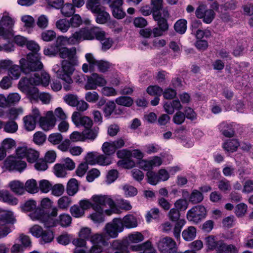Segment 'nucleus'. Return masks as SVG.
Wrapping results in <instances>:
<instances>
[{"mask_svg":"<svg viewBox=\"0 0 253 253\" xmlns=\"http://www.w3.org/2000/svg\"><path fill=\"white\" fill-rule=\"evenodd\" d=\"M85 56L87 61L89 64L90 71H93L94 67L96 66L100 72L105 73L108 71L112 66V64L106 60H96L91 53H86Z\"/></svg>","mask_w":253,"mask_h":253,"instance_id":"obj_6","label":"nucleus"},{"mask_svg":"<svg viewBox=\"0 0 253 253\" xmlns=\"http://www.w3.org/2000/svg\"><path fill=\"white\" fill-rule=\"evenodd\" d=\"M31 218L34 220H39L42 223L46 228H50L56 225L57 222L47 213L44 210L37 209L30 214Z\"/></svg>","mask_w":253,"mask_h":253,"instance_id":"obj_4","label":"nucleus"},{"mask_svg":"<svg viewBox=\"0 0 253 253\" xmlns=\"http://www.w3.org/2000/svg\"><path fill=\"white\" fill-rule=\"evenodd\" d=\"M68 45H75L78 44L81 41H82L80 33L77 31L72 35L68 37Z\"/></svg>","mask_w":253,"mask_h":253,"instance_id":"obj_62","label":"nucleus"},{"mask_svg":"<svg viewBox=\"0 0 253 253\" xmlns=\"http://www.w3.org/2000/svg\"><path fill=\"white\" fill-rule=\"evenodd\" d=\"M218 188L220 191L223 192L229 191L232 189L230 182L225 178L218 181Z\"/></svg>","mask_w":253,"mask_h":253,"instance_id":"obj_52","label":"nucleus"},{"mask_svg":"<svg viewBox=\"0 0 253 253\" xmlns=\"http://www.w3.org/2000/svg\"><path fill=\"white\" fill-rule=\"evenodd\" d=\"M0 200L12 206L16 205L18 203V199L6 191L0 192Z\"/></svg>","mask_w":253,"mask_h":253,"instance_id":"obj_25","label":"nucleus"},{"mask_svg":"<svg viewBox=\"0 0 253 253\" xmlns=\"http://www.w3.org/2000/svg\"><path fill=\"white\" fill-rule=\"evenodd\" d=\"M91 200L93 202V210L103 209L104 207L108 206L110 209L105 210L106 214L110 215L113 213H119V210L116 208L114 201L108 196L93 195Z\"/></svg>","mask_w":253,"mask_h":253,"instance_id":"obj_3","label":"nucleus"},{"mask_svg":"<svg viewBox=\"0 0 253 253\" xmlns=\"http://www.w3.org/2000/svg\"><path fill=\"white\" fill-rule=\"evenodd\" d=\"M100 0H87L86 3V7L92 13L98 12L104 8L101 5Z\"/></svg>","mask_w":253,"mask_h":253,"instance_id":"obj_30","label":"nucleus"},{"mask_svg":"<svg viewBox=\"0 0 253 253\" xmlns=\"http://www.w3.org/2000/svg\"><path fill=\"white\" fill-rule=\"evenodd\" d=\"M54 173L58 177H65L66 169L61 164H56L54 166Z\"/></svg>","mask_w":253,"mask_h":253,"instance_id":"obj_54","label":"nucleus"},{"mask_svg":"<svg viewBox=\"0 0 253 253\" xmlns=\"http://www.w3.org/2000/svg\"><path fill=\"white\" fill-rule=\"evenodd\" d=\"M115 103L113 101H109L107 102L103 107V112L105 118H109L113 112L115 111L117 113Z\"/></svg>","mask_w":253,"mask_h":253,"instance_id":"obj_35","label":"nucleus"},{"mask_svg":"<svg viewBox=\"0 0 253 253\" xmlns=\"http://www.w3.org/2000/svg\"><path fill=\"white\" fill-rule=\"evenodd\" d=\"M111 159L110 157L105 154L98 153L97 164L100 166H105L111 164Z\"/></svg>","mask_w":253,"mask_h":253,"instance_id":"obj_49","label":"nucleus"},{"mask_svg":"<svg viewBox=\"0 0 253 253\" xmlns=\"http://www.w3.org/2000/svg\"><path fill=\"white\" fill-rule=\"evenodd\" d=\"M56 120L52 111H48L45 117H42L39 120L41 127L44 131L52 129L55 126Z\"/></svg>","mask_w":253,"mask_h":253,"instance_id":"obj_12","label":"nucleus"},{"mask_svg":"<svg viewBox=\"0 0 253 253\" xmlns=\"http://www.w3.org/2000/svg\"><path fill=\"white\" fill-rule=\"evenodd\" d=\"M34 85L31 82L30 78H22L18 83V86L19 89L23 92L27 91L28 89Z\"/></svg>","mask_w":253,"mask_h":253,"instance_id":"obj_41","label":"nucleus"},{"mask_svg":"<svg viewBox=\"0 0 253 253\" xmlns=\"http://www.w3.org/2000/svg\"><path fill=\"white\" fill-rule=\"evenodd\" d=\"M110 248L115 251L114 253H130L128 245L126 241L123 240H114L110 243Z\"/></svg>","mask_w":253,"mask_h":253,"instance_id":"obj_17","label":"nucleus"},{"mask_svg":"<svg viewBox=\"0 0 253 253\" xmlns=\"http://www.w3.org/2000/svg\"><path fill=\"white\" fill-rule=\"evenodd\" d=\"M56 222L62 227H67L71 223L72 218L68 214H61L59 215Z\"/></svg>","mask_w":253,"mask_h":253,"instance_id":"obj_43","label":"nucleus"},{"mask_svg":"<svg viewBox=\"0 0 253 253\" xmlns=\"http://www.w3.org/2000/svg\"><path fill=\"white\" fill-rule=\"evenodd\" d=\"M31 82L34 85L42 84L46 86L49 84L50 77L49 75L45 72L41 73H36L33 76L29 78Z\"/></svg>","mask_w":253,"mask_h":253,"instance_id":"obj_15","label":"nucleus"},{"mask_svg":"<svg viewBox=\"0 0 253 253\" xmlns=\"http://www.w3.org/2000/svg\"><path fill=\"white\" fill-rule=\"evenodd\" d=\"M219 245L218 253H238V249L234 245H227L223 240Z\"/></svg>","mask_w":253,"mask_h":253,"instance_id":"obj_22","label":"nucleus"},{"mask_svg":"<svg viewBox=\"0 0 253 253\" xmlns=\"http://www.w3.org/2000/svg\"><path fill=\"white\" fill-rule=\"evenodd\" d=\"M66 190L69 196H73L75 195L79 190L78 181L75 178L70 179L67 183Z\"/></svg>","mask_w":253,"mask_h":253,"instance_id":"obj_28","label":"nucleus"},{"mask_svg":"<svg viewBox=\"0 0 253 253\" xmlns=\"http://www.w3.org/2000/svg\"><path fill=\"white\" fill-rule=\"evenodd\" d=\"M25 191L30 193H36L39 191V188L36 180L31 179L28 180L24 184Z\"/></svg>","mask_w":253,"mask_h":253,"instance_id":"obj_34","label":"nucleus"},{"mask_svg":"<svg viewBox=\"0 0 253 253\" xmlns=\"http://www.w3.org/2000/svg\"><path fill=\"white\" fill-rule=\"evenodd\" d=\"M206 214L207 211L205 207L198 205L188 210L186 216L189 221L198 223L205 218Z\"/></svg>","mask_w":253,"mask_h":253,"instance_id":"obj_8","label":"nucleus"},{"mask_svg":"<svg viewBox=\"0 0 253 253\" xmlns=\"http://www.w3.org/2000/svg\"><path fill=\"white\" fill-rule=\"evenodd\" d=\"M62 14L65 17H70L75 11L74 5L69 3H65L60 7Z\"/></svg>","mask_w":253,"mask_h":253,"instance_id":"obj_42","label":"nucleus"},{"mask_svg":"<svg viewBox=\"0 0 253 253\" xmlns=\"http://www.w3.org/2000/svg\"><path fill=\"white\" fill-rule=\"evenodd\" d=\"M70 211L72 215L76 218L81 217L84 214V211L80 205H73L70 208Z\"/></svg>","mask_w":253,"mask_h":253,"instance_id":"obj_51","label":"nucleus"},{"mask_svg":"<svg viewBox=\"0 0 253 253\" xmlns=\"http://www.w3.org/2000/svg\"><path fill=\"white\" fill-rule=\"evenodd\" d=\"M206 243L208 248L210 250H216L217 252L219 249V243L222 240L217 241L214 236H209L206 238Z\"/></svg>","mask_w":253,"mask_h":253,"instance_id":"obj_31","label":"nucleus"},{"mask_svg":"<svg viewBox=\"0 0 253 253\" xmlns=\"http://www.w3.org/2000/svg\"><path fill=\"white\" fill-rule=\"evenodd\" d=\"M83 40H91L95 38L100 39L103 36V30L98 27H92L90 29L84 28L79 30Z\"/></svg>","mask_w":253,"mask_h":253,"instance_id":"obj_11","label":"nucleus"},{"mask_svg":"<svg viewBox=\"0 0 253 253\" xmlns=\"http://www.w3.org/2000/svg\"><path fill=\"white\" fill-rule=\"evenodd\" d=\"M21 208L23 211H30L33 210L35 211L37 208V202L33 200H29L26 201L21 205Z\"/></svg>","mask_w":253,"mask_h":253,"instance_id":"obj_46","label":"nucleus"},{"mask_svg":"<svg viewBox=\"0 0 253 253\" xmlns=\"http://www.w3.org/2000/svg\"><path fill=\"white\" fill-rule=\"evenodd\" d=\"M95 13L97 14L95 20L97 23L105 24L110 18V15L105 11V7Z\"/></svg>","mask_w":253,"mask_h":253,"instance_id":"obj_33","label":"nucleus"},{"mask_svg":"<svg viewBox=\"0 0 253 253\" xmlns=\"http://www.w3.org/2000/svg\"><path fill=\"white\" fill-rule=\"evenodd\" d=\"M72 240L70 234L64 233L59 236L57 238V242L62 245H68Z\"/></svg>","mask_w":253,"mask_h":253,"instance_id":"obj_60","label":"nucleus"},{"mask_svg":"<svg viewBox=\"0 0 253 253\" xmlns=\"http://www.w3.org/2000/svg\"><path fill=\"white\" fill-rule=\"evenodd\" d=\"M157 245L162 253H175L177 251L176 242L169 237L160 238Z\"/></svg>","mask_w":253,"mask_h":253,"instance_id":"obj_7","label":"nucleus"},{"mask_svg":"<svg viewBox=\"0 0 253 253\" xmlns=\"http://www.w3.org/2000/svg\"><path fill=\"white\" fill-rule=\"evenodd\" d=\"M204 199V196L199 190L194 189L192 191L188 198L189 202L193 204L201 203Z\"/></svg>","mask_w":253,"mask_h":253,"instance_id":"obj_29","label":"nucleus"},{"mask_svg":"<svg viewBox=\"0 0 253 253\" xmlns=\"http://www.w3.org/2000/svg\"><path fill=\"white\" fill-rule=\"evenodd\" d=\"M72 203L71 198L64 196H62L58 200V207L62 210H67Z\"/></svg>","mask_w":253,"mask_h":253,"instance_id":"obj_47","label":"nucleus"},{"mask_svg":"<svg viewBox=\"0 0 253 253\" xmlns=\"http://www.w3.org/2000/svg\"><path fill=\"white\" fill-rule=\"evenodd\" d=\"M25 128L28 131L33 130L36 125L37 120H35L32 116H26L24 119Z\"/></svg>","mask_w":253,"mask_h":253,"instance_id":"obj_39","label":"nucleus"},{"mask_svg":"<svg viewBox=\"0 0 253 253\" xmlns=\"http://www.w3.org/2000/svg\"><path fill=\"white\" fill-rule=\"evenodd\" d=\"M16 153L18 158H26L27 161L30 163L36 162L39 157V153L38 151L27 147H18L16 149Z\"/></svg>","mask_w":253,"mask_h":253,"instance_id":"obj_9","label":"nucleus"},{"mask_svg":"<svg viewBox=\"0 0 253 253\" xmlns=\"http://www.w3.org/2000/svg\"><path fill=\"white\" fill-rule=\"evenodd\" d=\"M146 176L147 182L151 185H155L159 182L158 174L153 171H148Z\"/></svg>","mask_w":253,"mask_h":253,"instance_id":"obj_63","label":"nucleus"},{"mask_svg":"<svg viewBox=\"0 0 253 253\" xmlns=\"http://www.w3.org/2000/svg\"><path fill=\"white\" fill-rule=\"evenodd\" d=\"M19 63L22 72L25 74H29L31 72L38 71L43 68L39 53L28 54L26 59L22 58L20 60Z\"/></svg>","mask_w":253,"mask_h":253,"instance_id":"obj_2","label":"nucleus"},{"mask_svg":"<svg viewBox=\"0 0 253 253\" xmlns=\"http://www.w3.org/2000/svg\"><path fill=\"white\" fill-rule=\"evenodd\" d=\"M186 221L184 219H180L176 222L173 228V235L174 237L178 239L180 238L181 229L185 225Z\"/></svg>","mask_w":253,"mask_h":253,"instance_id":"obj_50","label":"nucleus"},{"mask_svg":"<svg viewBox=\"0 0 253 253\" xmlns=\"http://www.w3.org/2000/svg\"><path fill=\"white\" fill-rule=\"evenodd\" d=\"M122 219L124 226L126 228H133L138 225L137 218L132 214H126Z\"/></svg>","mask_w":253,"mask_h":253,"instance_id":"obj_20","label":"nucleus"},{"mask_svg":"<svg viewBox=\"0 0 253 253\" xmlns=\"http://www.w3.org/2000/svg\"><path fill=\"white\" fill-rule=\"evenodd\" d=\"M90 242L92 245H100L104 247H107L109 244L107 240H106V236L103 233L93 234Z\"/></svg>","mask_w":253,"mask_h":253,"instance_id":"obj_21","label":"nucleus"},{"mask_svg":"<svg viewBox=\"0 0 253 253\" xmlns=\"http://www.w3.org/2000/svg\"><path fill=\"white\" fill-rule=\"evenodd\" d=\"M106 84V80L97 73H93L87 77V81L85 85L86 90L95 89L97 87L103 86Z\"/></svg>","mask_w":253,"mask_h":253,"instance_id":"obj_13","label":"nucleus"},{"mask_svg":"<svg viewBox=\"0 0 253 253\" xmlns=\"http://www.w3.org/2000/svg\"><path fill=\"white\" fill-rule=\"evenodd\" d=\"M14 22L8 15H3L0 20V36L4 39H10L13 36Z\"/></svg>","mask_w":253,"mask_h":253,"instance_id":"obj_5","label":"nucleus"},{"mask_svg":"<svg viewBox=\"0 0 253 253\" xmlns=\"http://www.w3.org/2000/svg\"><path fill=\"white\" fill-rule=\"evenodd\" d=\"M92 234L91 229L90 228L83 227L79 232L78 236L85 240V241H90Z\"/></svg>","mask_w":253,"mask_h":253,"instance_id":"obj_48","label":"nucleus"},{"mask_svg":"<svg viewBox=\"0 0 253 253\" xmlns=\"http://www.w3.org/2000/svg\"><path fill=\"white\" fill-rule=\"evenodd\" d=\"M94 212L90 214L89 217L95 223H102L105 221V211L103 209L93 210Z\"/></svg>","mask_w":253,"mask_h":253,"instance_id":"obj_24","label":"nucleus"},{"mask_svg":"<svg viewBox=\"0 0 253 253\" xmlns=\"http://www.w3.org/2000/svg\"><path fill=\"white\" fill-rule=\"evenodd\" d=\"M234 126V123L222 122L218 126V129L225 137H232L235 133Z\"/></svg>","mask_w":253,"mask_h":253,"instance_id":"obj_18","label":"nucleus"},{"mask_svg":"<svg viewBox=\"0 0 253 253\" xmlns=\"http://www.w3.org/2000/svg\"><path fill=\"white\" fill-rule=\"evenodd\" d=\"M72 120L77 126H82L86 129L90 128L92 126V121L88 117H82L79 112H75L72 116Z\"/></svg>","mask_w":253,"mask_h":253,"instance_id":"obj_14","label":"nucleus"},{"mask_svg":"<svg viewBox=\"0 0 253 253\" xmlns=\"http://www.w3.org/2000/svg\"><path fill=\"white\" fill-rule=\"evenodd\" d=\"M147 92L152 96H160L162 94L163 89L158 85H150L147 88Z\"/></svg>","mask_w":253,"mask_h":253,"instance_id":"obj_61","label":"nucleus"},{"mask_svg":"<svg viewBox=\"0 0 253 253\" xmlns=\"http://www.w3.org/2000/svg\"><path fill=\"white\" fill-rule=\"evenodd\" d=\"M101 149L105 154L109 156V157L114 154L116 151L112 141L105 142L103 143Z\"/></svg>","mask_w":253,"mask_h":253,"instance_id":"obj_44","label":"nucleus"},{"mask_svg":"<svg viewBox=\"0 0 253 253\" xmlns=\"http://www.w3.org/2000/svg\"><path fill=\"white\" fill-rule=\"evenodd\" d=\"M174 29L177 33L183 34L187 29V21L184 19L177 20L174 25Z\"/></svg>","mask_w":253,"mask_h":253,"instance_id":"obj_38","label":"nucleus"},{"mask_svg":"<svg viewBox=\"0 0 253 253\" xmlns=\"http://www.w3.org/2000/svg\"><path fill=\"white\" fill-rule=\"evenodd\" d=\"M56 27L61 32L66 33L70 27L69 20L66 19H60L56 21Z\"/></svg>","mask_w":253,"mask_h":253,"instance_id":"obj_45","label":"nucleus"},{"mask_svg":"<svg viewBox=\"0 0 253 253\" xmlns=\"http://www.w3.org/2000/svg\"><path fill=\"white\" fill-rule=\"evenodd\" d=\"M76 55V48L73 47L68 48L63 47L60 48L58 55L63 60L61 62V67L59 68L57 65L54 66L53 70L56 72L58 78L64 82L63 84V89L66 91L72 89L73 80L71 77L75 70V66L78 64Z\"/></svg>","mask_w":253,"mask_h":253,"instance_id":"obj_1","label":"nucleus"},{"mask_svg":"<svg viewBox=\"0 0 253 253\" xmlns=\"http://www.w3.org/2000/svg\"><path fill=\"white\" fill-rule=\"evenodd\" d=\"M240 143L239 141L236 139H230L223 144V149L230 152H234L237 151Z\"/></svg>","mask_w":253,"mask_h":253,"instance_id":"obj_26","label":"nucleus"},{"mask_svg":"<svg viewBox=\"0 0 253 253\" xmlns=\"http://www.w3.org/2000/svg\"><path fill=\"white\" fill-rule=\"evenodd\" d=\"M128 240L131 243H138L144 240V236L140 232H135L128 235Z\"/></svg>","mask_w":253,"mask_h":253,"instance_id":"obj_64","label":"nucleus"},{"mask_svg":"<svg viewBox=\"0 0 253 253\" xmlns=\"http://www.w3.org/2000/svg\"><path fill=\"white\" fill-rule=\"evenodd\" d=\"M63 139V135L58 132L50 134L48 138V140L52 144H60Z\"/></svg>","mask_w":253,"mask_h":253,"instance_id":"obj_57","label":"nucleus"},{"mask_svg":"<svg viewBox=\"0 0 253 253\" xmlns=\"http://www.w3.org/2000/svg\"><path fill=\"white\" fill-rule=\"evenodd\" d=\"M46 135L42 131L36 132L33 136V141L38 145L42 144L46 140Z\"/></svg>","mask_w":253,"mask_h":253,"instance_id":"obj_58","label":"nucleus"},{"mask_svg":"<svg viewBox=\"0 0 253 253\" xmlns=\"http://www.w3.org/2000/svg\"><path fill=\"white\" fill-rule=\"evenodd\" d=\"M4 165L10 171H18L21 172L26 168V163L21 160L7 159L5 161Z\"/></svg>","mask_w":253,"mask_h":253,"instance_id":"obj_16","label":"nucleus"},{"mask_svg":"<svg viewBox=\"0 0 253 253\" xmlns=\"http://www.w3.org/2000/svg\"><path fill=\"white\" fill-rule=\"evenodd\" d=\"M196 16L199 19H203L204 23H211L215 17V12L211 9H207L206 5L200 4L195 11Z\"/></svg>","mask_w":253,"mask_h":253,"instance_id":"obj_10","label":"nucleus"},{"mask_svg":"<svg viewBox=\"0 0 253 253\" xmlns=\"http://www.w3.org/2000/svg\"><path fill=\"white\" fill-rule=\"evenodd\" d=\"M153 19L155 21H157L158 27L162 29V30L165 32L168 30L169 25L167 21L168 18L160 19V15H158L157 16H153Z\"/></svg>","mask_w":253,"mask_h":253,"instance_id":"obj_56","label":"nucleus"},{"mask_svg":"<svg viewBox=\"0 0 253 253\" xmlns=\"http://www.w3.org/2000/svg\"><path fill=\"white\" fill-rule=\"evenodd\" d=\"M60 48L59 46L55 42L51 44L48 46L45 47L43 50V53L47 56H55L58 55Z\"/></svg>","mask_w":253,"mask_h":253,"instance_id":"obj_32","label":"nucleus"},{"mask_svg":"<svg viewBox=\"0 0 253 253\" xmlns=\"http://www.w3.org/2000/svg\"><path fill=\"white\" fill-rule=\"evenodd\" d=\"M63 100L66 104L72 107H75L78 104V98L75 94H68L64 96Z\"/></svg>","mask_w":253,"mask_h":253,"instance_id":"obj_53","label":"nucleus"},{"mask_svg":"<svg viewBox=\"0 0 253 253\" xmlns=\"http://www.w3.org/2000/svg\"><path fill=\"white\" fill-rule=\"evenodd\" d=\"M14 218L12 212L7 211L0 215V226L13 222Z\"/></svg>","mask_w":253,"mask_h":253,"instance_id":"obj_36","label":"nucleus"},{"mask_svg":"<svg viewBox=\"0 0 253 253\" xmlns=\"http://www.w3.org/2000/svg\"><path fill=\"white\" fill-rule=\"evenodd\" d=\"M115 102L119 105L130 107L133 103V100L130 97L122 96L116 98Z\"/></svg>","mask_w":253,"mask_h":253,"instance_id":"obj_40","label":"nucleus"},{"mask_svg":"<svg viewBox=\"0 0 253 253\" xmlns=\"http://www.w3.org/2000/svg\"><path fill=\"white\" fill-rule=\"evenodd\" d=\"M9 186L11 191L15 194L21 195L25 193L24 184L18 180L11 181Z\"/></svg>","mask_w":253,"mask_h":253,"instance_id":"obj_23","label":"nucleus"},{"mask_svg":"<svg viewBox=\"0 0 253 253\" xmlns=\"http://www.w3.org/2000/svg\"><path fill=\"white\" fill-rule=\"evenodd\" d=\"M22 71L20 66L17 65H12L8 71V76L12 80H17L20 76L21 72Z\"/></svg>","mask_w":253,"mask_h":253,"instance_id":"obj_37","label":"nucleus"},{"mask_svg":"<svg viewBox=\"0 0 253 253\" xmlns=\"http://www.w3.org/2000/svg\"><path fill=\"white\" fill-rule=\"evenodd\" d=\"M98 152H91L88 153L85 157L87 165H95L97 164Z\"/></svg>","mask_w":253,"mask_h":253,"instance_id":"obj_59","label":"nucleus"},{"mask_svg":"<svg viewBox=\"0 0 253 253\" xmlns=\"http://www.w3.org/2000/svg\"><path fill=\"white\" fill-rule=\"evenodd\" d=\"M164 108L168 114H172L175 110H180L182 108V105L179 100L175 99L165 102Z\"/></svg>","mask_w":253,"mask_h":253,"instance_id":"obj_19","label":"nucleus"},{"mask_svg":"<svg viewBox=\"0 0 253 253\" xmlns=\"http://www.w3.org/2000/svg\"><path fill=\"white\" fill-rule=\"evenodd\" d=\"M196 236V229L194 226H189L182 232V236L186 241H191Z\"/></svg>","mask_w":253,"mask_h":253,"instance_id":"obj_27","label":"nucleus"},{"mask_svg":"<svg viewBox=\"0 0 253 253\" xmlns=\"http://www.w3.org/2000/svg\"><path fill=\"white\" fill-rule=\"evenodd\" d=\"M24 93L27 94L31 100H37L39 98V90L35 85L31 86L28 89L27 91L25 92Z\"/></svg>","mask_w":253,"mask_h":253,"instance_id":"obj_55","label":"nucleus"}]
</instances>
